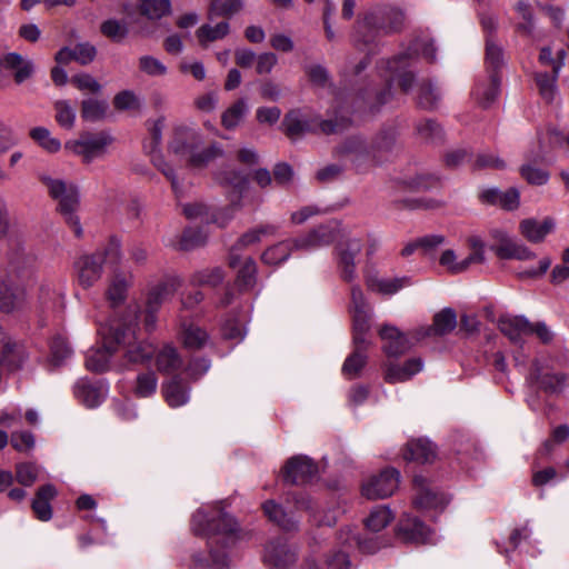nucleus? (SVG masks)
Returning <instances> with one entry per match:
<instances>
[{"mask_svg": "<svg viewBox=\"0 0 569 569\" xmlns=\"http://www.w3.org/2000/svg\"><path fill=\"white\" fill-rule=\"evenodd\" d=\"M106 392L102 385H94L84 379H80L74 386L76 398L89 408L99 406L103 401Z\"/></svg>", "mask_w": 569, "mask_h": 569, "instance_id": "nucleus-23", "label": "nucleus"}, {"mask_svg": "<svg viewBox=\"0 0 569 569\" xmlns=\"http://www.w3.org/2000/svg\"><path fill=\"white\" fill-rule=\"evenodd\" d=\"M50 351L51 361L56 366L60 365L72 352L67 340L62 337H57L52 340Z\"/></svg>", "mask_w": 569, "mask_h": 569, "instance_id": "nucleus-63", "label": "nucleus"}, {"mask_svg": "<svg viewBox=\"0 0 569 569\" xmlns=\"http://www.w3.org/2000/svg\"><path fill=\"white\" fill-rule=\"evenodd\" d=\"M337 238V228L333 223L320 224L306 234L293 239L298 251H315L330 246Z\"/></svg>", "mask_w": 569, "mask_h": 569, "instance_id": "nucleus-11", "label": "nucleus"}, {"mask_svg": "<svg viewBox=\"0 0 569 569\" xmlns=\"http://www.w3.org/2000/svg\"><path fill=\"white\" fill-rule=\"evenodd\" d=\"M264 515L273 522H276L283 530L290 531L296 529L297 521L289 517L282 507L273 500L266 501L262 506Z\"/></svg>", "mask_w": 569, "mask_h": 569, "instance_id": "nucleus-39", "label": "nucleus"}, {"mask_svg": "<svg viewBox=\"0 0 569 569\" xmlns=\"http://www.w3.org/2000/svg\"><path fill=\"white\" fill-rule=\"evenodd\" d=\"M3 66L7 69L16 70L14 80L17 83L23 82L33 73V63L16 52L8 53L3 58Z\"/></svg>", "mask_w": 569, "mask_h": 569, "instance_id": "nucleus-35", "label": "nucleus"}, {"mask_svg": "<svg viewBox=\"0 0 569 569\" xmlns=\"http://www.w3.org/2000/svg\"><path fill=\"white\" fill-rule=\"evenodd\" d=\"M56 111V121L67 130H71L76 121V110L68 100H58L53 104Z\"/></svg>", "mask_w": 569, "mask_h": 569, "instance_id": "nucleus-49", "label": "nucleus"}, {"mask_svg": "<svg viewBox=\"0 0 569 569\" xmlns=\"http://www.w3.org/2000/svg\"><path fill=\"white\" fill-rule=\"evenodd\" d=\"M497 243L492 247L493 252L500 259L531 260L536 257L526 244L517 241L501 231L495 234Z\"/></svg>", "mask_w": 569, "mask_h": 569, "instance_id": "nucleus-14", "label": "nucleus"}, {"mask_svg": "<svg viewBox=\"0 0 569 569\" xmlns=\"http://www.w3.org/2000/svg\"><path fill=\"white\" fill-rule=\"evenodd\" d=\"M141 72L149 77H163L168 72L167 66L153 56L144 54L138 60Z\"/></svg>", "mask_w": 569, "mask_h": 569, "instance_id": "nucleus-50", "label": "nucleus"}, {"mask_svg": "<svg viewBox=\"0 0 569 569\" xmlns=\"http://www.w3.org/2000/svg\"><path fill=\"white\" fill-rule=\"evenodd\" d=\"M436 455V448L429 440L417 439L408 442L403 457L407 460L426 463L433 461Z\"/></svg>", "mask_w": 569, "mask_h": 569, "instance_id": "nucleus-29", "label": "nucleus"}, {"mask_svg": "<svg viewBox=\"0 0 569 569\" xmlns=\"http://www.w3.org/2000/svg\"><path fill=\"white\" fill-rule=\"evenodd\" d=\"M182 341L184 347L189 349H200L208 341V333L196 325L182 326Z\"/></svg>", "mask_w": 569, "mask_h": 569, "instance_id": "nucleus-46", "label": "nucleus"}, {"mask_svg": "<svg viewBox=\"0 0 569 569\" xmlns=\"http://www.w3.org/2000/svg\"><path fill=\"white\" fill-rule=\"evenodd\" d=\"M207 240V233L198 228H187L180 240V248L182 250H192Z\"/></svg>", "mask_w": 569, "mask_h": 569, "instance_id": "nucleus-59", "label": "nucleus"}, {"mask_svg": "<svg viewBox=\"0 0 569 569\" xmlns=\"http://www.w3.org/2000/svg\"><path fill=\"white\" fill-rule=\"evenodd\" d=\"M230 26L228 22L222 21L216 26L202 24L196 32L197 38L201 46L219 39H223L229 33Z\"/></svg>", "mask_w": 569, "mask_h": 569, "instance_id": "nucleus-44", "label": "nucleus"}, {"mask_svg": "<svg viewBox=\"0 0 569 569\" xmlns=\"http://www.w3.org/2000/svg\"><path fill=\"white\" fill-rule=\"evenodd\" d=\"M113 329L110 326H102L99 329V335L102 340L101 348H91L87 352L86 367L90 371L103 372L109 368V362L112 355L118 351L113 338Z\"/></svg>", "mask_w": 569, "mask_h": 569, "instance_id": "nucleus-8", "label": "nucleus"}, {"mask_svg": "<svg viewBox=\"0 0 569 569\" xmlns=\"http://www.w3.org/2000/svg\"><path fill=\"white\" fill-rule=\"evenodd\" d=\"M439 264L452 274L462 273L471 266L467 258L459 260L456 251L452 249H446L441 253Z\"/></svg>", "mask_w": 569, "mask_h": 569, "instance_id": "nucleus-47", "label": "nucleus"}, {"mask_svg": "<svg viewBox=\"0 0 569 569\" xmlns=\"http://www.w3.org/2000/svg\"><path fill=\"white\" fill-rule=\"evenodd\" d=\"M399 482V471L395 468H386L362 482L361 495L368 500L386 499L396 492Z\"/></svg>", "mask_w": 569, "mask_h": 569, "instance_id": "nucleus-6", "label": "nucleus"}, {"mask_svg": "<svg viewBox=\"0 0 569 569\" xmlns=\"http://www.w3.org/2000/svg\"><path fill=\"white\" fill-rule=\"evenodd\" d=\"M392 79L399 80V86L403 91H408L413 83V74L407 71L410 66V54L402 53L387 62Z\"/></svg>", "mask_w": 569, "mask_h": 569, "instance_id": "nucleus-26", "label": "nucleus"}, {"mask_svg": "<svg viewBox=\"0 0 569 569\" xmlns=\"http://www.w3.org/2000/svg\"><path fill=\"white\" fill-rule=\"evenodd\" d=\"M182 359L178 350L171 345H164L156 353V366L162 373H172L182 367Z\"/></svg>", "mask_w": 569, "mask_h": 569, "instance_id": "nucleus-30", "label": "nucleus"}, {"mask_svg": "<svg viewBox=\"0 0 569 569\" xmlns=\"http://www.w3.org/2000/svg\"><path fill=\"white\" fill-rule=\"evenodd\" d=\"M457 327V315L451 308H445L433 317V323L428 328L427 333L443 336L451 332Z\"/></svg>", "mask_w": 569, "mask_h": 569, "instance_id": "nucleus-36", "label": "nucleus"}, {"mask_svg": "<svg viewBox=\"0 0 569 569\" xmlns=\"http://www.w3.org/2000/svg\"><path fill=\"white\" fill-rule=\"evenodd\" d=\"M500 331L513 343H520L528 336L529 320L522 316L505 317L499 321Z\"/></svg>", "mask_w": 569, "mask_h": 569, "instance_id": "nucleus-27", "label": "nucleus"}, {"mask_svg": "<svg viewBox=\"0 0 569 569\" xmlns=\"http://www.w3.org/2000/svg\"><path fill=\"white\" fill-rule=\"evenodd\" d=\"M112 141V137L106 132L83 133L78 140L68 141L66 149L82 157L83 161L89 163L93 159L102 157Z\"/></svg>", "mask_w": 569, "mask_h": 569, "instance_id": "nucleus-7", "label": "nucleus"}, {"mask_svg": "<svg viewBox=\"0 0 569 569\" xmlns=\"http://www.w3.org/2000/svg\"><path fill=\"white\" fill-rule=\"evenodd\" d=\"M31 138L37 141L48 152H57L61 148L59 139L51 136L50 131L43 127L33 128L30 131Z\"/></svg>", "mask_w": 569, "mask_h": 569, "instance_id": "nucleus-54", "label": "nucleus"}, {"mask_svg": "<svg viewBox=\"0 0 569 569\" xmlns=\"http://www.w3.org/2000/svg\"><path fill=\"white\" fill-rule=\"evenodd\" d=\"M100 30L103 36L110 38L113 41H120L128 34V28L126 22L118 21L116 19L106 20Z\"/></svg>", "mask_w": 569, "mask_h": 569, "instance_id": "nucleus-60", "label": "nucleus"}, {"mask_svg": "<svg viewBox=\"0 0 569 569\" xmlns=\"http://www.w3.org/2000/svg\"><path fill=\"white\" fill-rule=\"evenodd\" d=\"M223 156V150L219 144H211L207 149L193 153L190 157V164L193 167H203L207 166L209 162L213 161L217 158H220Z\"/></svg>", "mask_w": 569, "mask_h": 569, "instance_id": "nucleus-58", "label": "nucleus"}, {"mask_svg": "<svg viewBox=\"0 0 569 569\" xmlns=\"http://www.w3.org/2000/svg\"><path fill=\"white\" fill-rule=\"evenodd\" d=\"M222 280L223 274L220 268L203 269L194 272L191 277V283L194 286L216 287Z\"/></svg>", "mask_w": 569, "mask_h": 569, "instance_id": "nucleus-55", "label": "nucleus"}, {"mask_svg": "<svg viewBox=\"0 0 569 569\" xmlns=\"http://www.w3.org/2000/svg\"><path fill=\"white\" fill-rule=\"evenodd\" d=\"M27 293L22 287L3 284L0 288V310L12 313L24 308Z\"/></svg>", "mask_w": 569, "mask_h": 569, "instance_id": "nucleus-21", "label": "nucleus"}, {"mask_svg": "<svg viewBox=\"0 0 569 569\" xmlns=\"http://www.w3.org/2000/svg\"><path fill=\"white\" fill-rule=\"evenodd\" d=\"M406 14L397 6L376 4L359 16L352 40L355 46L368 53H373L377 39L400 32L405 27Z\"/></svg>", "mask_w": 569, "mask_h": 569, "instance_id": "nucleus-1", "label": "nucleus"}, {"mask_svg": "<svg viewBox=\"0 0 569 569\" xmlns=\"http://www.w3.org/2000/svg\"><path fill=\"white\" fill-rule=\"evenodd\" d=\"M353 342L356 345V350L345 360L342 366V373L348 379H353L358 377L367 361V340L365 339V343H357L355 340Z\"/></svg>", "mask_w": 569, "mask_h": 569, "instance_id": "nucleus-31", "label": "nucleus"}, {"mask_svg": "<svg viewBox=\"0 0 569 569\" xmlns=\"http://www.w3.org/2000/svg\"><path fill=\"white\" fill-rule=\"evenodd\" d=\"M499 83L496 73H492L487 81L479 82L472 92L477 102L482 107H488L493 102L499 93Z\"/></svg>", "mask_w": 569, "mask_h": 569, "instance_id": "nucleus-34", "label": "nucleus"}, {"mask_svg": "<svg viewBox=\"0 0 569 569\" xmlns=\"http://www.w3.org/2000/svg\"><path fill=\"white\" fill-rule=\"evenodd\" d=\"M293 251H297L293 239H289L268 248L261 258L267 264H279L286 261Z\"/></svg>", "mask_w": 569, "mask_h": 569, "instance_id": "nucleus-41", "label": "nucleus"}, {"mask_svg": "<svg viewBox=\"0 0 569 569\" xmlns=\"http://www.w3.org/2000/svg\"><path fill=\"white\" fill-rule=\"evenodd\" d=\"M415 488V505L420 509L442 508L449 502L447 495L439 492L429 481L422 476L413 478Z\"/></svg>", "mask_w": 569, "mask_h": 569, "instance_id": "nucleus-13", "label": "nucleus"}, {"mask_svg": "<svg viewBox=\"0 0 569 569\" xmlns=\"http://www.w3.org/2000/svg\"><path fill=\"white\" fill-rule=\"evenodd\" d=\"M296 552L282 540L267 545L263 561L276 569H287L296 562Z\"/></svg>", "mask_w": 569, "mask_h": 569, "instance_id": "nucleus-15", "label": "nucleus"}, {"mask_svg": "<svg viewBox=\"0 0 569 569\" xmlns=\"http://www.w3.org/2000/svg\"><path fill=\"white\" fill-rule=\"evenodd\" d=\"M410 283V279L407 277L402 278H380L378 276L369 274L366 278V286L368 290L385 296H391L397 293L403 287Z\"/></svg>", "mask_w": 569, "mask_h": 569, "instance_id": "nucleus-24", "label": "nucleus"}, {"mask_svg": "<svg viewBox=\"0 0 569 569\" xmlns=\"http://www.w3.org/2000/svg\"><path fill=\"white\" fill-rule=\"evenodd\" d=\"M515 9L522 20L517 24V30L523 34H531L535 26L531 6L527 2L519 1Z\"/></svg>", "mask_w": 569, "mask_h": 569, "instance_id": "nucleus-57", "label": "nucleus"}, {"mask_svg": "<svg viewBox=\"0 0 569 569\" xmlns=\"http://www.w3.org/2000/svg\"><path fill=\"white\" fill-rule=\"evenodd\" d=\"M39 180L47 188L49 196L58 201L60 213L66 222L72 229L76 237L82 236V228L76 211L79 208V191L73 183H69L59 178H52L48 174H40Z\"/></svg>", "mask_w": 569, "mask_h": 569, "instance_id": "nucleus-2", "label": "nucleus"}, {"mask_svg": "<svg viewBox=\"0 0 569 569\" xmlns=\"http://www.w3.org/2000/svg\"><path fill=\"white\" fill-rule=\"evenodd\" d=\"M339 152L357 164L372 159L370 144L360 137H351L347 139L340 147Z\"/></svg>", "mask_w": 569, "mask_h": 569, "instance_id": "nucleus-28", "label": "nucleus"}, {"mask_svg": "<svg viewBox=\"0 0 569 569\" xmlns=\"http://www.w3.org/2000/svg\"><path fill=\"white\" fill-rule=\"evenodd\" d=\"M158 379L154 372L148 371L137 377L134 393L140 398H147L157 390Z\"/></svg>", "mask_w": 569, "mask_h": 569, "instance_id": "nucleus-53", "label": "nucleus"}, {"mask_svg": "<svg viewBox=\"0 0 569 569\" xmlns=\"http://www.w3.org/2000/svg\"><path fill=\"white\" fill-rule=\"evenodd\" d=\"M243 3L241 0H211L208 19L213 20L218 17L230 18L242 10Z\"/></svg>", "mask_w": 569, "mask_h": 569, "instance_id": "nucleus-43", "label": "nucleus"}, {"mask_svg": "<svg viewBox=\"0 0 569 569\" xmlns=\"http://www.w3.org/2000/svg\"><path fill=\"white\" fill-rule=\"evenodd\" d=\"M57 496L54 486L48 483L40 487L32 501V510L41 521H48L52 517L50 501Z\"/></svg>", "mask_w": 569, "mask_h": 569, "instance_id": "nucleus-25", "label": "nucleus"}, {"mask_svg": "<svg viewBox=\"0 0 569 569\" xmlns=\"http://www.w3.org/2000/svg\"><path fill=\"white\" fill-rule=\"evenodd\" d=\"M282 127L284 133L290 139H296L307 132H315L319 129L325 134L337 133L343 129V126L332 120L312 119L302 114L299 110L289 111L283 119Z\"/></svg>", "mask_w": 569, "mask_h": 569, "instance_id": "nucleus-5", "label": "nucleus"}, {"mask_svg": "<svg viewBox=\"0 0 569 569\" xmlns=\"http://www.w3.org/2000/svg\"><path fill=\"white\" fill-rule=\"evenodd\" d=\"M555 228L556 220L551 217H546L541 221L527 218L519 222V232L531 243H541L549 233L553 232Z\"/></svg>", "mask_w": 569, "mask_h": 569, "instance_id": "nucleus-16", "label": "nucleus"}, {"mask_svg": "<svg viewBox=\"0 0 569 569\" xmlns=\"http://www.w3.org/2000/svg\"><path fill=\"white\" fill-rule=\"evenodd\" d=\"M318 473L317 465L307 456L290 458L282 469L283 481L290 485H305Z\"/></svg>", "mask_w": 569, "mask_h": 569, "instance_id": "nucleus-12", "label": "nucleus"}, {"mask_svg": "<svg viewBox=\"0 0 569 569\" xmlns=\"http://www.w3.org/2000/svg\"><path fill=\"white\" fill-rule=\"evenodd\" d=\"M138 10L149 20H159L171 12L170 0H139Z\"/></svg>", "mask_w": 569, "mask_h": 569, "instance_id": "nucleus-37", "label": "nucleus"}, {"mask_svg": "<svg viewBox=\"0 0 569 569\" xmlns=\"http://www.w3.org/2000/svg\"><path fill=\"white\" fill-rule=\"evenodd\" d=\"M191 527L197 535H229L236 531L237 523L219 506H210L200 508L193 513Z\"/></svg>", "mask_w": 569, "mask_h": 569, "instance_id": "nucleus-4", "label": "nucleus"}, {"mask_svg": "<svg viewBox=\"0 0 569 569\" xmlns=\"http://www.w3.org/2000/svg\"><path fill=\"white\" fill-rule=\"evenodd\" d=\"M257 266L251 258H246L238 270L237 284L241 289H250L256 283Z\"/></svg>", "mask_w": 569, "mask_h": 569, "instance_id": "nucleus-51", "label": "nucleus"}, {"mask_svg": "<svg viewBox=\"0 0 569 569\" xmlns=\"http://www.w3.org/2000/svg\"><path fill=\"white\" fill-rule=\"evenodd\" d=\"M113 106L117 110H132L139 108V99L131 90H123L113 98Z\"/></svg>", "mask_w": 569, "mask_h": 569, "instance_id": "nucleus-64", "label": "nucleus"}, {"mask_svg": "<svg viewBox=\"0 0 569 569\" xmlns=\"http://www.w3.org/2000/svg\"><path fill=\"white\" fill-rule=\"evenodd\" d=\"M350 561L343 551H336L327 555L323 560L309 569H349Z\"/></svg>", "mask_w": 569, "mask_h": 569, "instance_id": "nucleus-56", "label": "nucleus"}, {"mask_svg": "<svg viewBox=\"0 0 569 569\" xmlns=\"http://www.w3.org/2000/svg\"><path fill=\"white\" fill-rule=\"evenodd\" d=\"M393 519L392 511L387 506H377L371 509L368 517L365 518V527L372 532H379L385 529Z\"/></svg>", "mask_w": 569, "mask_h": 569, "instance_id": "nucleus-38", "label": "nucleus"}, {"mask_svg": "<svg viewBox=\"0 0 569 569\" xmlns=\"http://www.w3.org/2000/svg\"><path fill=\"white\" fill-rule=\"evenodd\" d=\"M248 112V106L244 99H238L221 114V124L230 130L234 129L243 120Z\"/></svg>", "mask_w": 569, "mask_h": 569, "instance_id": "nucleus-42", "label": "nucleus"}, {"mask_svg": "<svg viewBox=\"0 0 569 569\" xmlns=\"http://www.w3.org/2000/svg\"><path fill=\"white\" fill-rule=\"evenodd\" d=\"M446 242V238L441 234H430L422 238H419L412 242L407 243L401 250L402 257H409L418 248L423 249L425 251H429L438 246H441Z\"/></svg>", "mask_w": 569, "mask_h": 569, "instance_id": "nucleus-48", "label": "nucleus"}, {"mask_svg": "<svg viewBox=\"0 0 569 569\" xmlns=\"http://www.w3.org/2000/svg\"><path fill=\"white\" fill-rule=\"evenodd\" d=\"M398 535L407 542L422 543L431 540L430 530L419 519L410 516L401 519Z\"/></svg>", "mask_w": 569, "mask_h": 569, "instance_id": "nucleus-18", "label": "nucleus"}, {"mask_svg": "<svg viewBox=\"0 0 569 569\" xmlns=\"http://www.w3.org/2000/svg\"><path fill=\"white\" fill-rule=\"evenodd\" d=\"M162 395L171 408H178L189 401L190 387L182 381L180 376H174L162 385Z\"/></svg>", "mask_w": 569, "mask_h": 569, "instance_id": "nucleus-20", "label": "nucleus"}, {"mask_svg": "<svg viewBox=\"0 0 569 569\" xmlns=\"http://www.w3.org/2000/svg\"><path fill=\"white\" fill-rule=\"evenodd\" d=\"M440 99V94L431 83H422L419 88L418 103L425 109H432Z\"/></svg>", "mask_w": 569, "mask_h": 569, "instance_id": "nucleus-62", "label": "nucleus"}, {"mask_svg": "<svg viewBox=\"0 0 569 569\" xmlns=\"http://www.w3.org/2000/svg\"><path fill=\"white\" fill-rule=\"evenodd\" d=\"M264 515L273 522H276L283 530L290 531L296 529L297 521L289 517L282 507L273 500L266 501L262 506Z\"/></svg>", "mask_w": 569, "mask_h": 569, "instance_id": "nucleus-40", "label": "nucleus"}, {"mask_svg": "<svg viewBox=\"0 0 569 569\" xmlns=\"http://www.w3.org/2000/svg\"><path fill=\"white\" fill-rule=\"evenodd\" d=\"M108 103L94 98L84 99L81 103V117L91 122L100 121L106 117Z\"/></svg>", "mask_w": 569, "mask_h": 569, "instance_id": "nucleus-45", "label": "nucleus"}, {"mask_svg": "<svg viewBox=\"0 0 569 569\" xmlns=\"http://www.w3.org/2000/svg\"><path fill=\"white\" fill-rule=\"evenodd\" d=\"M178 287L179 282L176 279H169L152 287L147 298L148 308L159 309L162 302L177 291Z\"/></svg>", "mask_w": 569, "mask_h": 569, "instance_id": "nucleus-33", "label": "nucleus"}, {"mask_svg": "<svg viewBox=\"0 0 569 569\" xmlns=\"http://www.w3.org/2000/svg\"><path fill=\"white\" fill-rule=\"evenodd\" d=\"M380 338L385 341L383 349L390 357H398L410 349V342L397 327L383 325L379 330Z\"/></svg>", "mask_w": 569, "mask_h": 569, "instance_id": "nucleus-17", "label": "nucleus"}, {"mask_svg": "<svg viewBox=\"0 0 569 569\" xmlns=\"http://www.w3.org/2000/svg\"><path fill=\"white\" fill-rule=\"evenodd\" d=\"M353 321V340L365 343V335L369 330V305L365 298L363 291L358 284H352L350 289V307Z\"/></svg>", "mask_w": 569, "mask_h": 569, "instance_id": "nucleus-9", "label": "nucleus"}, {"mask_svg": "<svg viewBox=\"0 0 569 569\" xmlns=\"http://www.w3.org/2000/svg\"><path fill=\"white\" fill-rule=\"evenodd\" d=\"M520 174L528 183L535 186L546 184L549 180V173L546 170L531 164H523L520 168Z\"/></svg>", "mask_w": 569, "mask_h": 569, "instance_id": "nucleus-61", "label": "nucleus"}, {"mask_svg": "<svg viewBox=\"0 0 569 569\" xmlns=\"http://www.w3.org/2000/svg\"><path fill=\"white\" fill-rule=\"evenodd\" d=\"M74 277L83 289L93 287L102 277V256L86 253L78 257L73 263Z\"/></svg>", "mask_w": 569, "mask_h": 569, "instance_id": "nucleus-10", "label": "nucleus"}, {"mask_svg": "<svg viewBox=\"0 0 569 569\" xmlns=\"http://www.w3.org/2000/svg\"><path fill=\"white\" fill-rule=\"evenodd\" d=\"M562 68V62L555 63L552 68V74H548L547 72H539L536 74V83L539 89L540 96L547 101H553L557 87L556 82L559 77V72Z\"/></svg>", "mask_w": 569, "mask_h": 569, "instance_id": "nucleus-32", "label": "nucleus"}, {"mask_svg": "<svg viewBox=\"0 0 569 569\" xmlns=\"http://www.w3.org/2000/svg\"><path fill=\"white\" fill-rule=\"evenodd\" d=\"M138 307L132 308V320L127 323H112L114 343L117 350L123 349L124 356L129 362L143 363L149 360L154 353V348L146 341H137L136 327Z\"/></svg>", "mask_w": 569, "mask_h": 569, "instance_id": "nucleus-3", "label": "nucleus"}, {"mask_svg": "<svg viewBox=\"0 0 569 569\" xmlns=\"http://www.w3.org/2000/svg\"><path fill=\"white\" fill-rule=\"evenodd\" d=\"M132 284V274L114 272L111 277L106 297L112 307L120 306L127 299L128 290Z\"/></svg>", "mask_w": 569, "mask_h": 569, "instance_id": "nucleus-22", "label": "nucleus"}, {"mask_svg": "<svg viewBox=\"0 0 569 569\" xmlns=\"http://www.w3.org/2000/svg\"><path fill=\"white\" fill-rule=\"evenodd\" d=\"M93 253L102 256V264L104 262L119 264L122 259L121 242L118 238L111 237L101 250H97Z\"/></svg>", "mask_w": 569, "mask_h": 569, "instance_id": "nucleus-52", "label": "nucleus"}, {"mask_svg": "<svg viewBox=\"0 0 569 569\" xmlns=\"http://www.w3.org/2000/svg\"><path fill=\"white\" fill-rule=\"evenodd\" d=\"M423 363L420 358H413L403 365L390 362L386 367L385 380L389 383L403 382L411 379L422 370Z\"/></svg>", "mask_w": 569, "mask_h": 569, "instance_id": "nucleus-19", "label": "nucleus"}]
</instances>
